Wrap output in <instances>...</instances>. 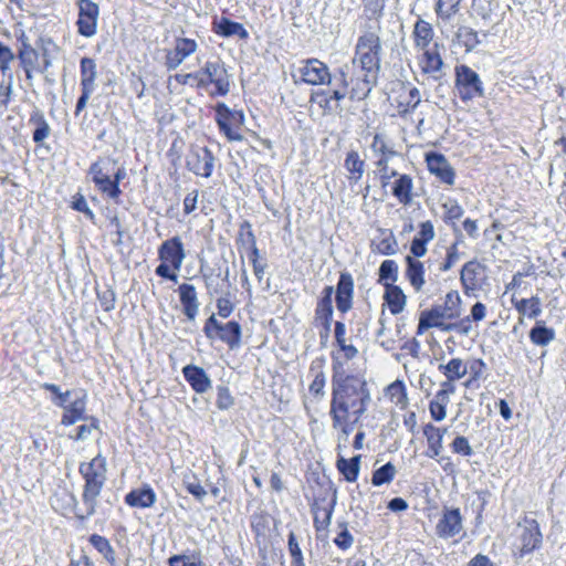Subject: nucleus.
<instances>
[{"label": "nucleus", "instance_id": "nucleus-8", "mask_svg": "<svg viewBox=\"0 0 566 566\" xmlns=\"http://www.w3.org/2000/svg\"><path fill=\"white\" fill-rule=\"evenodd\" d=\"M302 81L311 85L331 84L328 66L317 59H308L298 67Z\"/></svg>", "mask_w": 566, "mask_h": 566}, {"label": "nucleus", "instance_id": "nucleus-61", "mask_svg": "<svg viewBox=\"0 0 566 566\" xmlns=\"http://www.w3.org/2000/svg\"><path fill=\"white\" fill-rule=\"evenodd\" d=\"M326 384V378L323 373L316 374L312 384L310 385V392L317 397L324 396V387Z\"/></svg>", "mask_w": 566, "mask_h": 566}, {"label": "nucleus", "instance_id": "nucleus-17", "mask_svg": "<svg viewBox=\"0 0 566 566\" xmlns=\"http://www.w3.org/2000/svg\"><path fill=\"white\" fill-rule=\"evenodd\" d=\"M391 193L403 206H408L413 200V179L410 175L398 174L394 182L390 181Z\"/></svg>", "mask_w": 566, "mask_h": 566}, {"label": "nucleus", "instance_id": "nucleus-39", "mask_svg": "<svg viewBox=\"0 0 566 566\" xmlns=\"http://www.w3.org/2000/svg\"><path fill=\"white\" fill-rule=\"evenodd\" d=\"M359 461L360 455H356L350 460H347L345 458H340L337 460V469L344 475L346 481H356L359 472Z\"/></svg>", "mask_w": 566, "mask_h": 566}, {"label": "nucleus", "instance_id": "nucleus-53", "mask_svg": "<svg viewBox=\"0 0 566 566\" xmlns=\"http://www.w3.org/2000/svg\"><path fill=\"white\" fill-rule=\"evenodd\" d=\"M97 297L104 311L109 312L115 306V293L111 289L97 291Z\"/></svg>", "mask_w": 566, "mask_h": 566}, {"label": "nucleus", "instance_id": "nucleus-7", "mask_svg": "<svg viewBox=\"0 0 566 566\" xmlns=\"http://www.w3.org/2000/svg\"><path fill=\"white\" fill-rule=\"evenodd\" d=\"M78 17L77 32L85 38H92L97 32L99 7L92 0H77Z\"/></svg>", "mask_w": 566, "mask_h": 566}, {"label": "nucleus", "instance_id": "nucleus-47", "mask_svg": "<svg viewBox=\"0 0 566 566\" xmlns=\"http://www.w3.org/2000/svg\"><path fill=\"white\" fill-rule=\"evenodd\" d=\"M442 209L444 212V219L448 222H454L455 220H459L463 213V208L458 203L457 200L448 198L443 205Z\"/></svg>", "mask_w": 566, "mask_h": 566}, {"label": "nucleus", "instance_id": "nucleus-50", "mask_svg": "<svg viewBox=\"0 0 566 566\" xmlns=\"http://www.w3.org/2000/svg\"><path fill=\"white\" fill-rule=\"evenodd\" d=\"M287 545L292 557V566H305L304 557L294 533H290Z\"/></svg>", "mask_w": 566, "mask_h": 566}, {"label": "nucleus", "instance_id": "nucleus-49", "mask_svg": "<svg viewBox=\"0 0 566 566\" xmlns=\"http://www.w3.org/2000/svg\"><path fill=\"white\" fill-rule=\"evenodd\" d=\"M316 315L317 318H319L323 322L325 329L329 331L333 315V305L332 302H328V298L319 301L316 308Z\"/></svg>", "mask_w": 566, "mask_h": 566}, {"label": "nucleus", "instance_id": "nucleus-45", "mask_svg": "<svg viewBox=\"0 0 566 566\" xmlns=\"http://www.w3.org/2000/svg\"><path fill=\"white\" fill-rule=\"evenodd\" d=\"M391 158H378V160L376 161V167L379 171V179H380V185L382 188H386L387 186L390 185V180L392 178H395L396 176H398V171L395 170V169H391L390 166H389V160Z\"/></svg>", "mask_w": 566, "mask_h": 566}, {"label": "nucleus", "instance_id": "nucleus-13", "mask_svg": "<svg viewBox=\"0 0 566 566\" xmlns=\"http://www.w3.org/2000/svg\"><path fill=\"white\" fill-rule=\"evenodd\" d=\"M462 528V516L459 509H447L436 526V532L438 536L449 538L459 535Z\"/></svg>", "mask_w": 566, "mask_h": 566}, {"label": "nucleus", "instance_id": "nucleus-12", "mask_svg": "<svg viewBox=\"0 0 566 566\" xmlns=\"http://www.w3.org/2000/svg\"><path fill=\"white\" fill-rule=\"evenodd\" d=\"M429 171L447 185H453L455 172L447 158L437 153H430L426 156Z\"/></svg>", "mask_w": 566, "mask_h": 566}, {"label": "nucleus", "instance_id": "nucleus-14", "mask_svg": "<svg viewBox=\"0 0 566 566\" xmlns=\"http://www.w3.org/2000/svg\"><path fill=\"white\" fill-rule=\"evenodd\" d=\"M447 316L440 310V305H434L430 310L422 311L419 315V323L417 334L422 335L429 328H439L442 332H448L449 323H444Z\"/></svg>", "mask_w": 566, "mask_h": 566}, {"label": "nucleus", "instance_id": "nucleus-15", "mask_svg": "<svg viewBox=\"0 0 566 566\" xmlns=\"http://www.w3.org/2000/svg\"><path fill=\"white\" fill-rule=\"evenodd\" d=\"M197 50V43L191 39H177L176 45L172 51H169L166 55V66L169 70L177 69L186 57L195 53Z\"/></svg>", "mask_w": 566, "mask_h": 566}, {"label": "nucleus", "instance_id": "nucleus-22", "mask_svg": "<svg viewBox=\"0 0 566 566\" xmlns=\"http://www.w3.org/2000/svg\"><path fill=\"white\" fill-rule=\"evenodd\" d=\"M241 113H231L228 108L224 106L218 107V118L217 123L220 127V129L226 134L228 139L230 140H241L242 135L232 127V123L239 122L242 119Z\"/></svg>", "mask_w": 566, "mask_h": 566}, {"label": "nucleus", "instance_id": "nucleus-19", "mask_svg": "<svg viewBox=\"0 0 566 566\" xmlns=\"http://www.w3.org/2000/svg\"><path fill=\"white\" fill-rule=\"evenodd\" d=\"M178 293L184 314L189 321H195L200 305L196 287L192 284L182 283L178 287Z\"/></svg>", "mask_w": 566, "mask_h": 566}, {"label": "nucleus", "instance_id": "nucleus-2", "mask_svg": "<svg viewBox=\"0 0 566 566\" xmlns=\"http://www.w3.org/2000/svg\"><path fill=\"white\" fill-rule=\"evenodd\" d=\"M380 52L381 43L376 32H366L359 36L355 56L352 64L348 65L350 66V72L356 65H359L364 74L361 77H357L356 85L352 87V99H361L370 93L380 67Z\"/></svg>", "mask_w": 566, "mask_h": 566}, {"label": "nucleus", "instance_id": "nucleus-28", "mask_svg": "<svg viewBox=\"0 0 566 566\" xmlns=\"http://www.w3.org/2000/svg\"><path fill=\"white\" fill-rule=\"evenodd\" d=\"M512 303L521 316L536 318L542 313V302L538 296L521 300L513 296Z\"/></svg>", "mask_w": 566, "mask_h": 566}, {"label": "nucleus", "instance_id": "nucleus-57", "mask_svg": "<svg viewBox=\"0 0 566 566\" xmlns=\"http://www.w3.org/2000/svg\"><path fill=\"white\" fill-rule=\"evenodd\" d=\"M12 50L0 42V70L3 74L10 70V63L13 61Z\"/></svg>", "mask_w": 566, "mask_h": 566}, {"label": "nucleus", "instance_id": "nucleus-51", "mask_svg": "<svg viewBox=\"0 0 566 566\" xmlns=\"http://www.w3.org/2000/svg\"><path fill=\"white\" fill-rule=\"evenodd\" d=\"M170 566H205L196 555H175L169 558Z\"/></svg>", "mask_w": 566, "mask_h": 566}, {"label": "nucleus", "instance_id": "nucleus-43", "mask_svg": "<svg viewBox=\"0 0 566 566\" xmlns=\"http://www.w3.org/2000/svg\"><path fill=\"white\" fill-rule=\"evenodd\" d=\"M91 544L104 556V558L111 563H115V552L111 546L108 539L99 535H92L90 538Z\"/></svg>", "mask_w": 566, "mask_h": 566}, {"label": "nucleus", "instance_id": "nucleus-38", "mask_svg": "<svg viewBox=\"0 0 566 566\" xmlns=\"http://www.w3.org/2000/svg\"><path fill=\"white\" fill-rule=\"evenodd\" d=\"M30 124L34 126L33 140L36 144L49 137L51 128L42 113L34 112L30 117Z\"/></svg>", "mask_w": 566, "mask_h": 566}, {"label": "nucleus", "instance_id": "nucleus-3", "mask_svg": "<svg viewBox=\"0 0 566 566\" xmlns=\"http://www.w3.org/2000/svg\"><path fill=\"white\" fill-rule=\"evenodd\" d=\"M106 459L101 454H97L90 462L80 465V473L85 480L82 495L84 512L78 515L81 518L88 517L95 513L97 497L106 481Z\"/></svg>", "mask_w": 566, "mask_h": 566}, {"label": "nucleus", "instance_id": "nucleus-16", "mask_svg": "<svg viewBox=\"0 0 566 566\" xmlns=\"http://www.w3.org/2000/svg\"><path fill=\"white\" fill-rule=\"evenodd\" d=\"M520 539L522 543L520 549L521 556L533 552L541 545L542 534L536 521H526L525 524L521 526Z\"/></svg>", "mask_w": 566, "mask_h": 566}, {"label": "nucleus", "instance_id": "nucleus-42", "mask_svg": "<svg viewBox=\"0 0 566 566\" xmlns=\"http://www.w3.org/2000/svg\"><path fill=\"white\" fill-rule=\"evenodd\" d=\"M370 147L373 151L377 156H379V158H392L394 156L397 155V151L388 144L386 138L380 134H376L374 136Z\"/></svg>", "mask_w": 566, "mask_h": 566}, {"label": "nucleus", "instance_id": "nucleus-10", "mask_svg": "<svg viewBox=\"0 0 566 566\" xmlns=\"http://www.w3.org/2000/svg\"><path fill=\"white\" fill-rule=\"evenodd\" d=\"M158 256L163 262H168L175 271H179L186 259L181 239L174 237L164 241L158 250Z\"/></svg>", "mask_w": 566, "mask_h": 566}, {"label": "nucleus", "instance_id": "nucleus-56", "mask_svg": "<svg viewBox=\"0 0 566 566\" xmlns=\"http://www.w3.org/2000/svg\"><path fill=\"white\" fill-rule=\"evenodd\" d=\"M454 382H455V380H449L446 378V380L441 382V385H440L441 388L437 392L436 398L438 400H442L443 402H449L450 396L455 392Z\"/></svg>", "mask_w": 566, "mask_h": 566}, {"label": "nucleus", "instance_id": "nucleus-23", "mask_svg": "<svg viewBox=\"0 0 566 566\" xmlns=\"http://www.w3.org/2000/svg\"><path fill=\"white\" fill-rule=\"evenodd\" d=\"M17 56L20 63V66L23 69L25 73V78L29 84H32L33 74L36 70H40V60L41 54L35 48L18 51Z\"/></svg>", "mask_w": 566, "mask_h": 566}, {"label": "nucleus", "instance_id": "nucleus-41", "mask_svg": "<svg viewBox=\"0 0 566 566\" xmlns=\"http://www.w3.org/2000/svg\"><path fill=\"white\" fill-rule=\"evenodd\" d=\"M385 396L395 405L405 407L407 403V395L401 381L397 380L390 384L385 390Z\"/></svg>", "mask_w": 566, "mask_h": 566}, {"label": "nucleus", "instance_id": "nucleus-5", "mask_svg": "<svg viewBox=\"0 0 566 566\" xmlns=\"http://www.w3.org/2000/svg\"><path fill=\"white\" fill-rule=\"evenodd\" d=\"M214 157L207 146L192 145L186 156L187 168L197 176L208 178L212 175Z\"/></svg>", "mask_w": 566, "mask_h": 566}, {"label": "nucleus", "instance_id": "nucleus-35", "mask_svg": "<svg viewBox=\"0 0 566 566\" xmlns=\"http://www.w3.org/2000/svg\"><path fill=\"white\" fill-rule=\"evenodd\" d=\"M461 296L458 291H450L444 297V302L440 305V310L443 312L447 319H455L461 316Z\"/></svg>", "mask_w": 566, "mask_h": 566}, {"label": "nucleus", "instance_id": "nucleus-20", "mask_svg": "<svg viewBox=\"0 0 566 566\" xmlns=\"http://www.w3.org/2000/svg\"><path fill=\"white\" fill-rule=\"evenodd\" d=\"M182 374L196 392L203 394L211 388V380L201 367L187 365L184 367Z\"/></svg>", "mask_w": 566, "mask_h": 566}, {"label": "nucleus", "instance_id": "nucleus-36", "mask_svg": "<svg viewBox=\"0 0 566 566\" xmlns=\"http://www.w3.org/2000/svg\"><path fill=\"white\" fill-rule=\"evenodd\" d=\"M555 338L553 328L545 326L543 321L536 322V325L530 332V339L537 346H546Z\"/></svg>", "mask_w": 566, "mask_h": 566}, {"label": "nucleus", "instance_id": "nucleus-52", "mask_svg": "<svg viewBox=\"0 0 566 566\" xmlns=\"http://www.w3.org/2000/svg\"><path fill=\"white\" fill-rule=\"evenodd\" d=\"M96 186L103 193L113 199H117L120 195L119 187L117 186L116 181H113L111 178L96 184Z\"/></svg>", "mask_w": 566, "mask_h": 566}, {"label": "nucleus", "instance_id": "nucleus-32", "mask_svg": "<svg viewBox=\"0 0 566 566\" xmlns=\"http://www.w3.org/2000/svg\"><path fill=\"white\" fill-rule=\"evenodd\" d=\"M216 337L228 344L231 349L237 348L239 347L241 340V326L238 322H228L227 324H223L222 327H220V331Z\"/></svg>", "mask_w": 566, "mask_h": 566}, {"label": "nucleus", "instance_id": "nucleus-64", "mask_svg": "<svg viewBox=\"0 0 566 566\" xmlns=\"http://www.w3.org/2000/svg\"><path fill=\"white\" fill-rule=\"evenodd\" d=\"M217 405L220 409H228L233 405V399L229 392V389L226 387L218 388V399Z\"/></svg>", "mask_w": 566, "mask_h": 566}, {"label": "nucleus", "instance_id": "nucleus-25", "mask_svg": "<svg viewBox=\"0 0 566 566\" xmlns=\"http://www.w3.org/2000/svg\"><path fill=\"white\" fill-rule=\"evenodd\" d=\"M365 160L360 158L358 151L349 150L344 160V167L348 172L349 184H357L365 172Z\"/></svg>", "mask_w": 566, "mask_h": 566}, {"label": "nucleus", "instance_id": "nucleus-9", "mask_svg": "<svg viewBox=\"0 0 566 566\" xmlns=\"http://www.w3.org/2000/svg\"><path fill=\"white\" fill-rule=\"evenodd\" d=\"M421 55L418 56V65L424 75L433 80H440L443 75V60L439 51V44L434 43L429 49L421 50Z\"/></svg>", "mask_w": 566, "mask_h": 566}, {"label": "nucleus", "instance_id": "nucleus-63", "mask_svg": "<svg viewBox=\"0 0 566 566\" xmlns=\"http://www.w3.org/2000/svg\"><path fill=\"white\" fill-rule=\"evenodd\" d=\"M223 324H221L214 315H211L207 322H206V325H205V334L207 335L208 338H214L216 335L219 333L220 331V327H222Z\"/></svg>", "mask_w": 566, "mask_h": 566}, {"label": "nucleus", "instance_id": "nucleus-33", "mask_svg": "<svg viewBox=\"0 0 566 566\" xmlns=\"http://www.w3.org/2000/svg\"><path fill=\"white\" fill-rule=\"evenodd\" d=\"M423 434L426 436L428 441V457L437 458L443 449L442 432L439 431L438 427L428 423L423 428Z\"/></svg>", "mask_w": 566, "mask_h": 566}, {"label": "nucleus", "instance_id": "nucleus-34", "mask_svg": "<svg viewBox=\"0 0 566 566\" xmlns=\"http://www.w3.org/2000/svg\"><path fill=\"white\" fill-rule=\"evenodd\" d=\"M216 32L223 36L237 35L240 39H247L249 36L248 31L239 22H233L227 18H221L214 23Z\"/></svg>", "mask_w": 566, "mask_h": 566}, {"label": "nucleus", "instance_id": "nucleus-40", "mask_svg": "<svg viewBox=\"0 0 566 566\" xmlns=\"http://www.w3.org/2000/svg\"><path fill=\"white\" fill-rule=\"evenodd\" d=\"M457 39L468 52L474 50L480 44L478 32L468 27L459 28L457 32Z\"/></svg>", "mask_w": 566, "mask_h": 566}, {"label": "nucleus", "instance_id": "nucleus-54", "mask_svg": "<svg viewBox=\"0 0 566 566\" xmlns=\"http://www.w3.org/2000/svg\"><path fill=\"white\" fill-rule=\"evenodd\" d=\"M448 403L449 402H443L442 400H438L437 398H436V400L430 402L429 410H430L431 417L436 421H441L446 418Z\"/></svg>", "mask_w": 566, "mask_h": 566}, {"label": "nucleus", "instance_id": "nucleus-31", "mask_svg": "<svg viewBox=\"0 0 566 566\" xmlns=\"http://www.w3.org/2000/svg\"><path fill=\"white\" fill-rule=\"evenodd\" d=\"M97 69L93 59L83 57L81 60V88L82 91H95V81Z\"/></svg>", "mask_w": 566, "mask_h": 566}, {"label": "nucleus", "instance_id": "nucleus-21", "mask_svg": "<svg viewBox=\"0 0 566 566\" xmlns=\"http://www.w3.org/2000/svg\"><path fill=\"white\" fill-rule=\"evenodd\" d=\"M406 263H407V268L405 271V275H406L407 280L409 281L410 285L412 286V289L417 293H419L423 290V286L426 284L424 263L422 261H420L419 259H416L410 255L406 256Z\"/></svg>", "mask_w": 566, "mask_h": 566}, {"label": "nucleus", "instance_id": "nucleus-46", "mask_svg": "<svg viewBox=\"0 0 566 566\" xmlns=\"http://www.w3.org/2000/svg\"><path fill=\"white\" fill-rule=\"evenodd\" d=\"M90 175L95 185L111 178L109 160H98L94 163L90 168Z\"/></svg>", "mask_w": 566, "mask_h": 566}, {"label": "nucleus", "instance_id": "nucleus-62", "mask_svg": "<svg viewBox=\"0 0 566 566\" xmlns=\"http://www.w3.org/2000/svg\"><path fill=\"white\" fill-rule=\"evenodd\" d=\"M459 260L457 245L453 244L448 249L447 259L440 265V271L447 272L449 271Z\"/></svg>", "mask_w": 566, "mask_h": 566}, {"label": "nucleus", "instance_id": "nucleus-58", "mask_svg": "<svg viewBox=\"0 0 566 566\" xmlns=\"http://www.w3.org/2000/svg\"><path fill=\"white\" fill-rule=\"evenodd\" d=\"M448 332L455 331L463 336H468L472 332L471 317L465 316L458 323H449Z\"/></svg>", "mask_w": 566, "mask_h": 566}, {"label": "nucleus", "instance_id": "nucleus-30", "mask_svg": "<svg viewBox=\"0 0 566 566\" xmlns=\"http://www.w3.org/2000/svg\"><path fill=\"white\" fill-rule=\"evenodd\" d=\"M385 300L394 315L401 313L406 306V295L402 290L391 283H385Z\"/></svg>", "mask_w": 566, "mask_h": 566}, {"label": "nucleus", "instance_id": "nucleus-44", "mask_svg": "<svg viewBox=\"0 0 566 566\" xmlns=\"http://www.w3.org/2000/svg\"><path fill=\"white\" fill-rule=\"evenodd\" d=\"M396 468L391 462L386 463L381 468L377 469L371 478V483L375 486L382 485L385 483H389L396 475Z\"/></svg>", "mask_w": 566, "mask_h": 566}, {"label": "nucleus", "instance_id": "nucleus-60", "mask_svg": "<svg viewBox=\"0 0 566 566\" xmlns=\"http://www.w3.org/2000/svg\"><path fill=\"white\" fill-rule=\"evenodd\" d=\"M185 485L187 491L199 501H202L203 497L207 495L206 490L198 481H196V479H192L191 481L185 480Z\"/></svg>", "mask_w": 566, "mask_h": 566}, {"label": "nucleus", "instance_id": "nucleus-11", "mask_svg": "<svg viewBox=\"0 0 566 566\" xmlns=\"http://www.w3.org/2000/svg\"><path fill=\"white\" fill-rule=\"evenodd\" d=\"M202 71L206 74L207 81L214 85L218 95L224 96L229 93L230 81L223 63L219 61L207 62Z\"/></svg>", "mask_w": 566, "mask_h": 566}, {"label": "nucleus", "instance_id": "nucleus-29", "mask_svg": "<svg viewBox=\"0 0 566 566\" xmlns=\"http://www.w3.org/2000/svg\"><path fill=\"white\" fill-rule=\"evenodd\" d=\"M439 371L449 380H460L468 374V363L461 358H451L446 364H440Z\"/></svg>", "mask_w": 566, "mask_h": 566}, {"label": "nucleus", "instance_id": "nucleus-4", "mask_svg": "<svg viewBox=\"0 0 566 566\" xmlns=\"http://www.w3.org/2000/svg\"><path fill=\"white\" fill-rule=\"evenodd\" d=\"M455 88L462 101H471L484 94L479 74L468 65L455 67Z\"/></svg>", "mask_w": 566, "mask_h": 566}, {"label": "nucleus", "instance_id": "nucleus-55", "mask_svg": "<svg viewBox=\"0 0 566 566\" xmlns=\"http://www.w3.org/2000/svg\"><path fill=\"white\" fill-rule=\"evenodd\" d=\"M452 451L462 455H471L473 450L465 437H457L451 443Z\"/></svg>", "mask_w": 566, "mask_h": 566}, {"label": "nucleus", "instance_id": "nucleus-1", "mask_svg": "<svg viewBox=\"0 0 566 566\" xmlns=\"http://www.w3.org/2000/svg\"><path fill=\"white\" fill-rule=\"evenodd\" d=\"M371 396L367 382L356 375L335 374L328 415L337 432V447H345L349 434L368 410Z\"/></svg>", "mask_w": 566, "mask_h": 566}, {"label": "nucleus", "instance_id": "nucleus-59", "mask_svg": "<svg viewBox=\"0 0 566 566\" xmlns=\"http://www.w3.org/2000/svg\"><path fill=\"white\" fill-rule=\"evenodd\" d=\"M15 36H17V42H18L17 52L25 51V50L34 48L33 40L27 31L20 29L18 31H15Z\"/></svg>", "mask_w": 566, "mask_h": 566}, {"label": "nucleus", "instance_id": "nucleus-37", "mask_svg": "<svg viewBox=\"0 0 566 566\" xmlns=\"http://www.w3.org/2000/svg\"><path fill=\"white\" fill-rule=\"evenodd\" d=\"M481 273V265L478 262L470 261L462 268L460 280L465 290H474L478 285V275Z\"/></svg>", "mask_w": 566, "mask_h": 566}, {"label": "nucleus", "instance_id": "nucleus-26", "mask_svg": "<svg viewBox=\"0 0 566 566\" xmlns=\"http://www.w3.org/2000/svg\"><path fill=\"white\" fill-rule=\"evenodd\" d=\"M412 36L415 46L419 51L431 48L430 43L433 40V30L431 24L424 20H418L415 24Z\"/></svg>", "mask_w": 566, "mask_h": 566}, {"label": "nucleus", "instance_id": "nucleus-48", "mask_svg": "<svg viewBox=\"0 0 566 566\" xmlns=\"http://www.w3.org/2000/svg\"><path fill=\"white\" fill-rule=\"evenodd\" d=\"M398 265L394 260H385L379 266V280L386 283H394L397 281Z\"/></svg>", "mask_w": 566, "mask_h": 566}, {"label": "nucleus", "instance_id": "nucleus-24", "mask_svg": "<svg viewBox=\"0 0 566 566\" xmlns=\"http://www.w3.org/2000/svg\"><path fill=\"white\" fill-rule=\"evenodd\" d=\"M85 409L86 395L82 394L81 396H76V398L64 408V413L61 420L62 424L71 426L84 419Z\"/></svg>", "mask_w": 566, "mask_h": 566}, {"label": "nucleus", "instance_id": "nucleus-27", "mask_svg": "<svg viewBox=\"0 0 566 566\" xmlns=\"http://www.w3.org/2000/svg\"><path fill=\"white\" fill-rule=\"evenodd\" d=\"M156 501V494L150 488L136 489L125 496V502L134 507H150Z\"/></svg>", "mask_w": 566, "mask_h": 566}, {"label": "nucleus", "instance_id": "nucleus-18", "mask_svg": "<svg viewBox=\"0 0 566 566\" xmlns=\"http://www.w3.org/2000/svg\"><path fill=\"white\" fill-rule=\"evenodd\" d=\"M354 281L349 273H342L337 283L336 305L338 311L346 313L352 308Z\"/></svg>", "mask_w": 566, "mask_h": 566}, {"label": "nucleus", "instance_id": "nucleus-6", "mask_svg": "<svg viewBox=\"0 0 566 566\" xmlns=\"http://www.w3.org/2000/svg\"><path fill=\"white\" fill-rule=\"evenodd\" d=\"M339 77H336V81L339 82L337 86L332 91L331 96L327 95L325 91L316 92L312 94L311 101L317 103L321 107H328L331 99L342 101L348 94H352V90L348 92V86L353 84V87L356 85L355 78L350 73V66L344 65L338 71Z\"/></svg>", "mask_w": 566, "mask_h": 566}]
</instances>
